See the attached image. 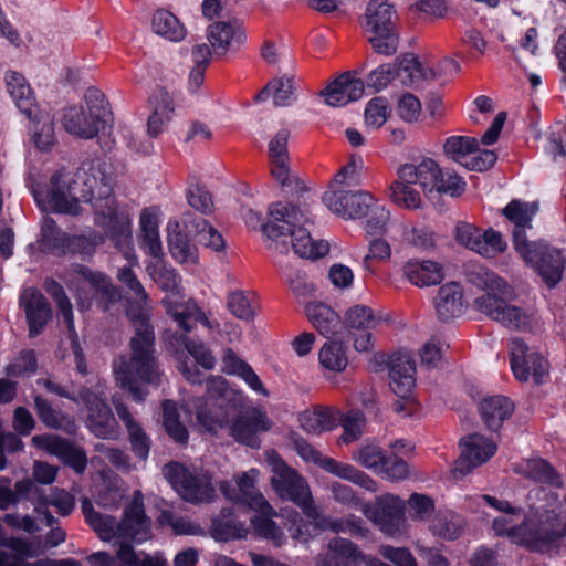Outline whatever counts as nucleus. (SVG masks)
<instances>
[{
	"instance_id": "obj_1",
	"label": "nucleus",
	"mask_w": 566,
	"mask_h": 566,
	"mask_svg": "<svg viewBox=\"0 0 566 566\" xmlns=\"http://www.w3.org/2000/svg\"><path fill=\"white\" fill-rule=\"evenodd\" d=\"M133 251H135L133 249ZM119 252L124 254L120 250ZM135 258L128 259L123 255L128 265L120 268L117 272V280L135 297L128 301L127 316L135 328V336L130 339L132 356H120L113 364L116 382L129 391L135 401H143L147 395L137 386V381L155 384L159 379L160 371L154 356L155 335L149 323L151 307L149 297L143 284L132 270L138 264L136 252Z\"/></svg>"
},
{
	"instance_id": "obj_2",
	"label": "nucleus",
	"mask_w": 566,
	"mask_h": 566,
	"mask_svg": "<svg viewBox=\"0 0 566 566\" xmlns=\"http://www.w3.org/2000/svg\"><path fill=\"white\" fill-rule=\"evenodd\" d=\"M209 399L197 398L192 401L198 426L210 433L229 428L231 437L251 448H259V432L271 429L270 419L258 409L237 416V394L228 387L224 379L214 377L208 380Z\"/></svg>"
},
{
	"instance_id": "obj_3",
	"label": "nucleus",
	"mask_w": 566,
	"mask_h": 566,
	"mask_svg": "<svg viewBox=\"0 0 566 566\" xmlns=\"http://www.w3.org/2000/svg\"><path fill=\"white\" fill-rule=\"evenodd\" d=\"M77 184V203L91 202L95 222L106 229L115 247L128 259H134L132 218L127 209L118 207L112 197L111 178L97 164H86L75 171Z\"/></svg>"
},
{
	"instance_id": "obj_4",
	"label": "nucleus",
	"mask_w": 566,
	"mask_h": 566,
	"mask_svg": "<svg viewBox=\"0 0 566 566\" xmlns=\"http://www.w3.org/2000/svg\"><path fill=\"white\" fill-rule=\"evenodd\" d=\"M465 275L471 284L484 291L474 300L480 313L507 328L525 329L531 325V316L512 304L516 296L514 289L497 274L482 265H469Z\"/></svg>"
},
{
	"instance_id": "obj_5",
	"label": "nucleus",
	"mask_w": 566,
	"mask_h": 566,
	"mask_svg": "<svg viewBox=\"0 0 566 566\" xmlns=\"http://www.w3.org/2000/svg\"><path fill=\"white\" fill-rule=\"evenodd\" d=\"M520 520L521 510L511 506L510 511H502L501 515L493 520L492 526L496 535L505 536L512 543L535 552H544L564 534L560 521H544L539 509L521 522Z\"/></svg>"
},
{
	"instance_id": "obj_6",
	"label": "nucleus",
	"mask_w": 566,
	"mask_h": 566,
	"mask_svg": "<svg viewBox=\"0 0 566 566\" xmlns=\"http://www.w3.org/2000/svg\"><path fill=\"white\" fill-rule=\"evenodd\" d=\"M310 222L306 213L297 207L274 202L268 208L266 223L262 226V232L269 239L289 235L295 254L305 259H316L328 252V244L312 239L307 229Z\"/></svg>"
},
{
	"instance_id": "obj_7",
	"label": "nucleus",
	"mask_w": 566,
	"mask_h": 566,
	"mask_svg": "<svg viewBox=\"0 0 566 566\" xmlns=\"http://www.w3.org/2000/svg\"><path fill=\"white\" fill-rule=\"evenodd\" d=\"M111 119L112 113L105 95L96 87H88L84 105L66 108L62 123L70 134L90 139L104 130Z\"/></svg>"
},
{
	"instance_id": "obj_8",
	"label": "nucleus",
	"mask_w": 566,
	"mask_h": 566,
	"mask_svg": "<svg viewBox=\"0 0 566 566\" xmlns=\"http://www.w3.org/2000/svg\"><path fill=\"white\" fill-rule=\"evenodd\" d=\"M69 290L75 295L81 308H87L91 304L90 291L99 298L103 310L120 300L118 289L112 283L109 276L102 271L93 270L83 264H72L61 275Z\"/></svg>"
},
{
	"instance_id": "obj_9",
	"label": "nucleus",
	"mask_w": 566,
	"mask_h": 566,
	"mask_svg": "<svg viewBox=\"0 0 566 566\" xmlns=\"http://www.w3.org/2000/svg\"><path fill=\"white\" fill-rule=\"evenodd\" d=\"M265 460L271 469V486L275 494L282 500L295 503L308 518L315 520L317 507L306 480L289 467L274 450L265 452Z\"/></svg>"
},
{
	"instance_id": "obj_10",
	"label": "nucleus",
	"mask_w": 566,
	"mask_h": 566,
	"mask_svg": "<svg viewBox=\"0 0 566 566\" xmlns=\"http://www.w3.org/2000/svg\"><path fill=\"white\" fill-rule=\"evenodd\" d=\"M365 17L367 32L370 33L368 41L374 51L387 56L395 54L399 45V35L394 7L387 0H371Z\"/></svg>"
},
{
	"instance_id": "obj_11",
	"label": "nucleus",
	"mask_w": 566,
	"mask_h": 566,
	"mask_svg": "<svg viewBox=\"0 0 566 566\" xmlns=\"http://www.w3.org/2000/svg\"><path fill=\"white\" fill-rule=\"evenodd\" d=\"M74 179L75 172L65 167L60 168L51 176L45 189L33 190L35 201L44 210L63 214H80L77 184H74Z\"/></svg>"
},
{
	"instance_id": "obj_12",
	"label": "nucleus",
	"mask_w": 566,
	"mask_h": 566,
	"mask_svg": "<svg viewBox=\"0 0 566 566\" xmlns=\"http://www.w3.org/2000/svg\"><path fill=\"white\" fill-rule=\"evenodd\" d=\"M163 473L177 493L188 502L210 501L214 496V489L207 473L189 470L176 462L166 464Z\"/></svg>"
},
{
	"instance_id": "obj_13",
	"label": "nucleus",
	"mask_w": 566,
	"mask_h": 566,
	"mask_svg": "<svg viewBox=\"0 0 566 566\" xmlns=\"http://www.w3.org/2000/svg\"><path fill=\"white\" fill-rule=\"evenodd\" d=\"M81 403L87 408V426L90 430L98 438L115 439L118 437L119 428L117 421L106 403L104 386L97 384L96 390L88 388L80 390Z\"/></svg>"
},
{
	"instance_id": "obj_14",
	"label": "nucleus",
	"mask_w": 566,
	"mask_h": 566,
	"mask_svg": "<svg viewBox=\"0 0 566 566\" xmlns=\"http://www.w3.org/2000/svg\"><path fill=\"white\" fill-rule=\"evenodd\" d=\"M322 200L329 211L345 220L366 217L374 203V197L369 192L347 187H331L324 192Z\"/></svg>"
},
{
	"instance_id": "obj_15",
	"label": "nucleus",
	"mask_w": 566,
	"mask_h": 566,
	"mask_svg": "<svg viewBox=\"0 0 566 566\" xmlns=\"http://www.w3.org/2000/svg\"><path fill=\"white\" fill-rule=\"evenodd\" d=\"M406 503L391 493L378 496L373 505H365L364 513L388 536H400L405 530Z\"/></svg>"
},
{
	"instance_id": "obj_16",
	"label": "nucleus",
	"mask_w": 566,
	"mask_h": 566,
	"mask_svg": "<svg viewBox=\"0 0 566 566\" xmlns=\"http://www.w3.org/2000/svg\"><path fill=\"white\" fill-rule=\"evenodd\" d=\"M446 156L470 170H486L496 161V155L492 150L479 151V143L474 137L451 136L443 145Z\"/></svg>"
},
{
	"instance_id": "obj_17",
	"label": "nucleus",
	"mask_w": 566,
	"mask_h": 566,
	"mask_svg": "<svg viewBox=\"0 0 566 566\" xmlns=\"http://www.w3.org/2000/svg\"><path fill=\"white\" fill-rule=\"evenodd\" d=\"M510 358L511 369L521 381L532 377L539 385L548 375V361L538 353H528L527 345L521 338L511 339Z\"/></svg>"
},
{
	"instance_id": "obj_18",
	"label": "nucleus",
	"mask_w": 566,
	"mask_h": 566,
	"mask_svg": "<svg viewBox=\"0 0 566 566\" xmlns=\"http://www.w3.org/2000/svg\"><path fill=\"white\" fill-rule=\"evenodd\" d=\"M528 255L520 253L531 263L548 287H554L563 276L564 259L559 250L545 243L532 242L526 245Z\"/></svg>"
},
{
	"instance_id": "obj_19",
	"label": "nucleus",
	"mask_w": 566,
	"mask_h": 566,
	"mask_svg": "<svg viewBox=\"0 0 566 566\" xmlns=\"http://www.w3.org/2000/svg\"><path fill=\"white\" fill-rule=\"evenodd\" d=\"M259 475V470L250 469L237 479L235 485L228 481L221 482L220 490L227 499L234 503L245 504L251 510L269 513L272 511V506L255 489Z\"/></svg>"
},
{
	"instance_id": "obj_20",
	"label": "nucleus",
	"mask_w": 566,
	"mask_h": 566,
	"mask_svg": "<svg viewBox=\"0 0 566 566\" xmlns=\"http://www.w3.org/2000/svg\"><path fill=\"white\" fill-rule=\"evenodd\" d=\"M461 453L454 464V473L465 475L472 469L489 461L496 452V444L491 439L472 433L459 442Z\"/></svg>"
},
{
	"instance_id": "obj_21",
	"label": "nucleus",
	"mask_w": 566,
	"mask_h": 566,
	"mask_svg": "<svg viewBox=\"0 0 566 566\" xmlns=\"http://www.w3.org/2000/svg\"><path fill=\"white\" fill-rule=\"evenodd\" d=\"M538 207L535 202L512 200L504 209L503 214L514 226L513 243L518 253L527 254L526 245L531 242L526 238V230L532 228V220L537 213Z\"/></svg>"
},
{
	"instance_id": "obj_22",
	"label": "nucleus",
	"mask_w": 566,
	"mask_h": 566,
	"mask_svg": "<svg viewBox=\"0 0 566 566\" xmlns=\"http://www.w3.org/2000/svg\"><path fill=\"white\" fill-rule=\"evenodd\" d=\"M390 388L401 399H408L412 395L416 385V366L409 353L397 352L388 361Z\"/></svg>"
},
{
	"instance_id": "obj_23",
	"label": "nucleus",
	"mask_w": 566,
	"mask_h": 566,
	"mask_svg": "<svg viewBox=\"0 0 566 566\" xmlns=\"http://www.w3.org/2000/svg\"><path fill=\"white\" fill-rule=\"evenodd\" d=\"M32 441L73 468L75 472L82 473L86 469L87 460L85 453L69 440L57 436H34Z\"/></svg>"
},
{
	"instance_id": "obj_24",
	"label": "nucleus",
	"mask_w": 566,
	"mask_h": 566,
	"mask_svg": "<svg viewBox=\"0 0 566 566\" xmlns=\"http://www.w3.org/2000/svg\"><path fill=\"white\" fill-rule=\"evenodd\" d=\"M32 441L73 468L75 472L82 473L86 469L87 460L85 453L69 440L57 436H34Z\"/></svg>"
},
{
	"instance_id": "obj_25",
	"label": "nucleus",
	"mask_w": 566,
	"mask_h": 566,
	"mask_svg": "<svg viewBox=\"0 0 566 566\" xmlns=\"http://www.w3.org/2000/svg\"><path fill=\"white\" fill-rule=\"evenodd\" d=\"M32 441L73 468L75 472L82 473L86 469L87 460L85 453L69 440L57 436H34Z\"/></svg>"
},
{
	"instance_id": "obj_26",
	"label": "nucleus",
	"mask_w": 566,
	"mask_h": 566,
	"mask_svg": "<svg viewBox=\"0 0 566 566\" xmlns=\"http://www.w3.org/2000/svg\"><path fill=\"white\" fill-rule=\"evenodd\" d=\"M118 538L143 543L149 537L150 520L145 515L142 500L136 496L125 510V517L117 526Z\"/></svg>"
},
{
	"instance_id": "obj_27",
	"label": "nucleus",
	"mask_w": 566,
	"mask_h": 566,
	"mask_svg": "<svg viewBox=\"0 0 566 566\" xmlns=\"http://www.w3.org/2000/svg\"><path fill=\"white\" fill-rule=\"evenodd\" d=\"M206 35L217 53H226L245 41V31L238 20L213 22L207 28Z\"/></svg>"
},
{
	"instance_id": "obj_28",
	"label": "nucleus",
	"mask_w": 566,
	"mask_h": 566,
	"mask_svg": "<svg viewBox=\"0 0 566 566\" xmlns=\"http://www.w3.org/2000/svg\"><path fill=\"white\" fill-rule=\"evenodd\" d=\"M364 92L365 85L361 80L344 73L322 91V96L327 105L340 107L361 98Z\"/></svg>"
},
{
	"instance_id": "obj_29",
	"label": "nucleus",
	"mask_w": 566,
	"mask_h": 566,
	"mask_svg": "<svg viewBox=\"0 0 566 566\" xmlns=\"http://www.w3.org/2000/svg\"><path fill=\"white\" fill-rule=\"evenodd\" d=\"M440 168L431 158H422L419 161L401 165L397 176L413 185H419L424 193H432L437 186Z\"/></svg>"
},
{
	"instance_id": "obj_30",
	"label": "nucleus",
	"mask_w": 566,
	"mask_h": 566,
	"mask_svg": "<svg viewBox=\"0 0 566 566\" xmlns=\"http://www.w3.org/2000/svg\"><path fill=\"white\" fill-rule=\"evenodd\" d=\"M163 304L167 313L172 317L184 332L189 333L193 328V324L200 322L205 327L214 329L219 327L218 322L210 321L203 311L193 301L186 303H176L170 297H165Z\"/></svg>"
},
{
	"instance_id": "obj_31",
	"label": "nucleus",
	"mask_w": 566,
	"mask_h": 566,
	"mask_svg": "<svg viewBox=\"0 0 566 566\" xmlns=\"http://www.w3.org/2000/svg\"><path fill=\"white\" fill-rule=\"evenodd\" d=\"M327 549L326 554L316 557V566H357L363 558L357 545L346 538H333Z\"/></svg>"
},
{
	"instance_id": "obj_32",
	"label": "nucleus",
	"mask_w": 566,
	"mask_h": 566,
	"mask_svg": "<svg viewBox=\"0 0 566 566\" xmlns=\"http://www.w3.org/2000/svg\"><path fill=\"white\" fill-rule=\"evenodd\" d=\"M340 421V412L337 409L316 406L300 415V423L304 431L311 434H321L335 429Z\"/></svg>"
},
{
	"instance_id": "obj_33",
	"label": "nucleus",
	"mask_w": 566,
	"mask_h": 566,
	"mask_svg": "<svg viewBox=\"0 0 566 566\" xmlns=\"http://www.w3.org/2000/svg\"><path fill=\"white\" fill-rule=\"evenodd\" d=\"M437 315L442 321L460 316L464 311L462 286L457 282H450L439 289L434 300Z\"/></svg>"
},
{
	"instance_id": "obj_34",
	"label": "nucleus",
	"mask_w": 566,
	"mask_h": 566,
	"mask_svg": "<svg viewBox=\"0 0 566 566\" xmlns=\"http://www.w3.org/2000/svg\"><path fill=\"white\" fill-rule=\"evenodd\" d=\"M405 277L413 285L426 287L443 280L442 266L431 260H410L403 265Z\"/></svg>"
},
{
	"instance_id": "obj_35",
	"label": "nucleus",
	"mask_w": 566,
	"mask_h": 566,
	"mask_svg": "<svg viewBox=\"0 0 566 566\" xmlns=\"http://www.w3.org/2000/svg\"><path fill=\"white\" fill-rule=\"evenodd\" d=\"M150 102L153 113L148 118L147 130L150 136L156 137L170 122L175 108L172 97L164 90L155 92Z\"/></svg>"
},
{
	"instance_id": "obj_36",
	"label": "nucleus",
	"mask_w": 566,
	"mask_h": 566,
	"mask_svg": "<svg viewBox=\"0 0 566 566\" xmlns=\"http://www.w3.org/2000/svg\"><path fill=\"white\" fill-rule=\"evenodd\" d=\"M8 93L12 97L17 107L29 118L35 111V104L30 85L24 76L15 71H8L4 76Z\"/></svg>"
},
{
	"instance_id": "obj_37",
	"label": "nucleus",
	"mask_w": 566,
	"mask_h": 566,
	"mask_svg": "<svg viewBox=\"0 0 566 566\" xmlns=\"http://www.w3.org/2000/svg\"><path fill=\"white\" fill-rule=\"evenodd\" d=\"M481 417L490 430H497L512 411L513 403L504 396L484 398L479 406Z\"/></svg>"
},
{
	"instance_id": "obj_38",
	"label": "nucleus",
	"mask_w": 566,
	"mask_h": 566,
	"mask_svg": "<svg viewBox=\"0 0 566 566\" xmlns=\"http://www.w3.org/2000/svg\"><path fill=\"white\" fill-rule=\"evenodd\" d=\"M222 363L224 373L240 377L253 391L264 396L268 395L262 381L251 366L242 360L232 349L224 352Z\"/></svg>"
},
{
	"instance_id": "obj_39",
	"label": "nucleus",
	"mask_w": 566,
	"mask_h": 566,
	"mask_svg": "<svg viewBox=\"0 0 566 566\" xmlns=\"http://www.w3.org/2000/svg\"><path fill=\"white\" fill-rule=\"evenodd\" d=\"M115 410L125 423L128 431L132 449L140 459H146L149 453V439L142 427L134 420L126 406L113 398Z\"/></svg>"
},
{
	"instance_id": "obj_40",
	"label": "nucleus",
	"mask_w": 566,
	"mask_h": 566,
	"mask_svg": "<svg viewBox=\"0 0 566 566\" xmlns=\"http://www.w3.org/2000/svg\"><path fill=\"white\" fill-rule=\"evenodd\" d=\"M396 62V76L406 86L417 85L422 81L436 77L434 71L426 70L412 54L402 55Z\"/></svg>"
},
{
	"instance_id": "obj_41",
	"label": "nucleus",
	"mask_w": 566,
	"mask_h": 566,
	"mask_svg": "<svg viewBox=\"0 0 566 566\" xmlns=\"http://www.w3.org/2000/svg\"><path fill=\"white\" fill-rule=\"evenodd\" d=\"M305 314L312 325L323 335H334L339 326L338 314L324 303H310L305 307Z\"/></svg>"
},
{
	"instance_id": "obj_42",
	"label": "nucleus",
	"mask_w": 566,
	"mask_h": 566,
	"mask_svg": "<svg viewBox=\"0 0 566 566\" xmlns=\"http://www.w3.org/2000/svg\"><path fill=\"white\" fill-rule=\"evenodd\" d=\"M322 469L339 479L347 480L368 491L375 492L377 490L376 482L365 472L356 469L352 464L339 462L327 457V459L323 462Z\"/></svg>"
},
{
	"instance_id": "obj_43",
	"label": "nucleus",
	"mask_w": 566,
	"mask_h": 566,
	"mask_svg": "<svg viewBox=\"0 0 566 566\" xmlns=\"http://www.w3.org/2000/svg\"><path fill=\"white\" fill-rule=\"evenodd\" d=\"M295 83L294 78L284 75L274 78L255 96L256 102L265 101L270 95L273 96V104L277 107L290 105L294 99Z\"/></svg>"
},
{
	"instance_id": "obj_44",
	"label": "nucleus",
	"mask_w": 566,
	"mask_h": 566,
	"mask_svg": "<svg viewBox=\"0 0 566 566\" xmlns=\"http://www.w3.org/2000/svg\"><path fill=\"white\" fill-rule=\"evenodd\" d=\"M82 511L86 522L97 533L103 541H109L114 537L118 538L117 526L119 524L111 515L96 512L88 500L82 502Z\"/></svg>"
},
{
	"instance_id": "obj_45",
	"label": "nucleus",
	"mask_w": 566,
	"mask_h": 566,
	"mask_svg": "<svg viewBox=\"0 0 566 566\" xmlns=\"http://www.w3.org/2000/svg\"><path fill=\"white\" fill-rule=\"evenodd\" d=\"M153 31L171 42H179L186 36V29L171 12L158 10L151 19Z\"/></svg>"
},
{
	"instance_id": "obj_46",
	"label": "nucleus",
	"mask_w": 566,
	"mask_h": 566,
	"mask_svg": "<svg viewBox=\"0 0 566 566\" xmlns=\"http://www.w3.org/2000/svg\"><path fill=\"white\" fill-rule=\"evenodd\" d=\"M258 301L253 293L235 290L227 296V308L241 321L251 322L255 317Z\"/></svg>"
},
{
	"instance_id": "obj_47",
	"label": "nucleus",
	"mask_w": 566,
	"mask_h": 566,
	"mask_svg": "<svg viewBox=\"0 0 566 566\" xmlns=\"http://www.w3.org/2000/svg\"><path fill=\"white\" fill-rule=\"evenodd\" d=\"M32 125L30 127L32 140L38 149L48 151L55 143L53 118L48 113L31 116Z\"/></svg>"
},
{
	"instance_id": "obj_48",
	"label": "nucleus",
	"mask_w": 566,
	"mask_h": 566,
	"mask_svg": "<svg viewBox=\"0 0 566 566\" xmlns=\"http://www.w3.org/2000/svg\"><path fill=\"white\" fill-rule=\"evenodd\" d=\"M382 322V316L367 305H354L345 314V323L349 329L373 331Z\"/></svg>"
},
{
	"instance_id": "obj_49",
	"label": "nucleus",
	"mask_w": 566,
	"mask_h": 566,
	"mask_svg": "<svg viewBox=\"0 0 566 566\" xmlns=\"http://www.w3.org/2000/svg\"><path fill=\"white\" fill-rule=\"evenodd\" d=\"M34 405L40 420L49 428L64 429L69 432L74 430V422L66 416L54 410L51 403L41 396L34 397Z\"/></svg>"
},
{
	"instance_id": "obj_50",
	"label": "nucleus",
	"mask_w": 566,
	"mask_h": 566,
	"mask_svg": "<svg viewBox=\"0 0 566 566\" xmlns=\"http://www.w3.org/2000/svg\"><path fill=\"white\" fill-rule=\"evenodd\" d=\"M463 528V520L453 512L439 513L433 518L430 530L433 535L444 539L457 538Z\"/></svg>"
},
{
	"instance_id": "obj_51",
	"label": "nucleus",
	"mask_w": 566,
	"mask_h": 566,
	"mask_svg": "<svg viewBox=\"0 0 566 566\" xmlns=\"http://www.w3.org/2000/svg\"><path fill=\"white\" fill-rule=\"evenodd\" d=\"M523 472L530 479L546 483L553 486H562L563 481L559 474L543 459H531L524 463Z\"/></svg>"
},
{
	"instance_id": "obj_52",
	"label": "nucleus",
	"mask_w": 566,
	"mask_h": 566,
	"mask_svg": "<svg viewBox=\"0 0 566 566\" xmlns=\"http://www.w3.org/2000/svg\"><path fill=\"white\" fill-rule=\"evenodd\" d=\"M287 159L271 160V174L287 193H298L304 190L302 180L291 171Z\"/></svg>"
},
{
	"instance_id": "obj_53",
	"label": "nucleus",
	"mask_w": 566,
	"mask_h": 566,
	"mask_svg": "<svg viewBox=\"0 0 566 566\" xmlns=\"http://www.w3.org/2000/svg\"><path fill=\"white\" fill-rule=\"evenodd\" d=\"M117 558L120 566H168L167 560L160 553L154 556L137 554L133 547L126 543H120L117 549Z\"/></svg>"
},
{
	"instance_id": "obj_54",
	"label": "nucleus",
	"mask_w": 566,
	"mask_h": 566,
	"mask_svg": "<svg viewBox=\"0 0 566 566\" xmlns=\"http://www.w3.org/2000/svg\"><path fill=\"white\" fill-rule=\"evenodd\" d=\"M368 219L366 222V231L368 234H390L391 238H395L397 233L396 230L391 229V226L395 223L389 224L390 220V213L385 208V206L377 203V201L374 199L373 207H370V210L368 212Z\"/></svg>"
},
{
	"instance_id": "obj_55",
	"label": "nucleus",
	"mask_w": 566,
	"mask_h": 566,
	"mask_svg": "<svg viewBox=\"0 0 566 566\" xmlns=\"http://www.w3.org/2000/svg\"><path fill=\"white\" fill-rule=\"evenodd\" d=\"M46 293L55 301L56 306L62 315L67 329L73 333L75 331L72 304L64 291V287L54 280H46L44 283Z\"/></svg>"
},
{
	"instance_id": "obj_56",
	"label": "nucleus",
	"mask_w": 566,
	"mask_h": 566,
	"mask_svg": "<svg viewBox=\"0 0 566 566\" xmlns=\"http://www.w3.org/2000/svg\"><path fill=\"white\" fill-rule=\"evenodd\" d=\"M322 530H329L333 533H348L350 535H363L364 526L361 518L349 516L347 518L317 517L314 520Z\"/></svg>"
},
{
	"instance_id": "obj_57",
	"label": "nucleus",
	"mask_w": 566,
	"mask_h": 566,
	"mask_svg": "<svg viewBox=\"0 0 566 566\" xmlns=\"http://www.w3.org/2000/svg\"><path fill=\"white\" fill-rule=\"evenodd\" d=\"M409 184L398 177L390 186L391 200L406 209H417L421 206V198L417 190Z\"/></svg>"
},
{
	"instance_id": "obj_58",
	"label": "nucleus",
	"mask_w": 566,
	"mask_h": 566,
	"mask_svg": "<svg viewBox=\"0 0 566 566\" xmlns=\"http://www.w3.org/2000/svg\"><path fill=\"white\" fill-rule=\"evenodd\" d=\"M321 365L332 371H342L347 366V357L340 343L324 344L318 354Z\"/></svg>"
},
{
	"instance_id": "obj_59",
	"label": "nucleus",
	"mask_w": 566,
	"mask_h": 566,
	"mask_svg": "<svg viewBox=\"0 0 566 566\" xmlns=\"http://www.w3.org/2000/svg\"><path fill=\"white\" fill-rule=\"evenodd\" d=\"M258 512L259 514L251 520L255 532L263 538L272 541L274 545L281 546L284 542V535L281 528L271 520L274 510L272 509L269 513Z\"/></svg>"
},
{
	"instance_id": "obj_60",
	"label": "nucleus",
	"mask_w": 566,
	"mask_h": 566,
	"mask_svg": "<svg viewBox=\"0 0 566 566\" xmlns=\"http://www.w3.org/2000/svg\"><path fill=\"white\" fill-rule=\"evenodd\" d=\"M168 247L172 258L179 263H196L197 252L190 247L187 238L179 231L169 232Z\"/></svg>"
},
{
	"instance_id": "obj_61",
	"label": "nucleus",
	"mask_w": 566,
	"mask_h": 566,
	"mask_svg": "<svg viewBox=\"0 0 566 566\" xmlns=\"http://www.w3.org/2000/svg\"><path fill=\"white\" fill-rule=\"evenodd\" d=\"M163 413L164 426L167 433L176 442H186L188 440V431L179 421L176 405L170 400L165 401L163 403Z\"/></svg>"
},
{
	"instance_id": "obj_62",
	"label": "nucleus",
	"mask_w": 566,
	"mask_h": 566,
	"mask_svg": "<svg viewBox=\"0 0 566 566\" xmlns=\"http://www.w3.org/2000/svg\"><path fill=\"white\" fill-rule=\"evenodd\" d=\"M147 272L150 277L164 291L174 292L178 289L179 277L174 269H168L161 260H155L147 265Z\"/></svg>"
},
{
	"instance_id": "obj_63",
	"label": "nucleus",
	"mask_w": 566,
	"mask_h": 566,
	"mask_svg": "<svg viewBox=\"0 0 566 566\" xmlns=\"http://www.w3.org/2000/svg\"><path fill=\"white\" fill-rule=\"evenodd\" d=\"M363 168V158L356 155L352 156L349 161L334 177L331 187H350L359 185Z\"/></svg>"
},
{
	"instance_id": "obj_64",
	"label": "nucleus",
	"mask_w": 566,
	"mask_h": 566,
	"mask_svg": "<svg viewBox=\"0 0 566 566\" xmlns=\"http://www.w3.org/2000/svg\"><path fill=\"white\" fill-rule=\"evenodd\" d=\"M385 455L386 453L378 446L366 444L355 450L352 458L360 465L379 474Z\"/></svg>"
}]
</instances>
